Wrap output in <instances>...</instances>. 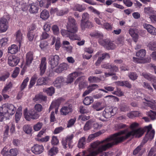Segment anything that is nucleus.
I'll return each instance as SVG.
<instances>
[{
  "mask_svg": "<svg viewBox=\"0 0 156 156\" xmlns=\"http://www.w3.org/2000/svg\"><path fill=\"white\" fill-rule=\"evenodd\" d=\"M138 126L139 124L137 123L133 122L130 126L132 129L131 131H128V129H125L114 134L109 138L108 137V148L129 137H135L139 138L142 136L144 132V129L141 128L134 129Z\"/></svg>",
  "mask_w": 156,
  "mask_h": 156,
  "instance_id": "nucleus-1",
  "label": "nucleus"
},
{
  "mask_svg": "<svg viewBox=\"0 0 156 156\" xmlns=\"http://www.w3.org/2000/svg\"><path fill=\"white\" fill-rule=\"evenodd\" d=\"M68 19V22L66 26L67 30H62L61 34L63 36L69 37L71 40H80V38L75 34L78 30L75 20L71 16H69Z\"/></svg>",
  "mask_w": 156,
  "mask_h": 156,
  "instance_id": "nucleus-2",
  "label": "nucleus"
},
{
  "mask_svg": "<svg viewBox=\"0 0 156 156\" xmlns=\"http://www.w3.org/2000/svg\"><path fill=\"white\" fill-rule=\"evenodd\" d=\"M90 145L91 148L88 150L86 156H95L106 151L107 149V138L101 141H96L91 143Z\"/></svg>",
  "mask_w": 156,
  "mask_h": 156,
  "instance_id": "nucleus-3",
  "label": "nucleus"
},
{
  "mask_svg": "<svg viewBox=\"0 0 156 156\" xmlns=\"http://www.w3.org/2000/svg\"><path fill=\"white\" fill-rule=\"evenodd\" d=\"M2 111L0 112V121H2L4 119H7L9 118V114L13 115L15 112L16 108L12 104H5L1 108Z\"/></svg>",
  "mask_w": 156,
  "mask_h": 156,
  "instance_id": "nucleus-4",
  "label": "nucleus"
},
{
  "mask_svg": "<svg viewBox=\"0 0 156 156\" xmlns=\"http://www.w3.org/2000/svg\"><path fill=\"white\" fill-rule=\"evenodd\" d=\"M145 129L147 131V133L144 138L143 139L141 144L136 148L133 151V154L134 155L136 154L141 150L143 145L146 143L148 140H151L154 137L155 131L152 128V125H150L145 128Z\"/></svg>",
  "mask_w": 156,
  "mask_h": 156,
  "instance_id": "nucleus-5",
  "label": "nucleus"
},
{
  "mask_svg": "<svg viewBox=\"0 0 156 156\" xmlns=\"http://www.w3.org/2000/svg\"><path fill=\"white\" fill-rule=\"evenodd\" d=\"M137 96L141 97L142 98H144L145 101H147V105L150 107L153 110H156V101L154 100H150V98H147L144 96V94L140 92H139L137 93ZM148 115L150 117L152 120H154L156 118V112L154 111H151L148 112Z\"/></svg>",
  "mask_w": 156,
  "mask_h": 156,
  "instance_id": "nucleus-6",
  "label": "nucleus"
},
{
  "mask_svg": "<svg viewBox=\"0 0 156 156\" xmlns=\"http://www.w3.org/2000/svg\"><path fill=\"white\" fill-rule=\"evenodd\" d=\"M23 114L25 118L27 120H28V119L29 118L33 119H36L39 117L37 112L34 109H31L28 112H27V109H25Z\"/></svg>",
  "mask_w": 156,
  "mask_h": 156,
  "instance_id": "nucleus-7",
  "label": "nucleus"
},
{
  "mask_svg": "<svg viewBox=\"0 0 156 156\" xmlns=\"http://www.w3.org/2000/svg\"><path fill=\"white\" fill-rule=\"evenodd\" d=\"M146 55L145 50L142 49L136 53V56L137 58L133 57V61L137 63H142L144 62V58Z\"/></svg>",
  "mask_w": 156,
  "mask_h": 156,
  "instance_id": "nucleus-8",
  "label": "nucleus"
},
{
  "mask_svg": "<svg viewBox=\"0 0 156 156\" xmlns=\"http://www.w3.org/2000/svg\"><path fill=\"white\" fill-rule=\"evenodd\" d=\"M73 137V135L71 134L70 135L67 136L66 137L62 139V143L63 147L64 148L67 147V145L69 146V148L71 147V144L72 142V140Z\"/></svg>",
  "mask_w": 156,
  "mask_h": 156,
  "instance_id": "nucleus-9",
  "label": "nucleus"
},
{
  "mask_svg": "<svg viewBox=\"0 0 156 156\" xmlns=\"http://www.w3.org/2000/svg\"><path fill=\"white\" fill-rule=\"evenodd\" d=\"M19 58L14 55L9 56L8 58V63L11 66H14L17 65L19 62Z\"/></svg>",
  "mask_w": 156,
  "mask_h": 156,
  "instance_id": "nucleus-10",
  "label": "nucleus"
},
{
  "mask_svg": "<svg viewBox=\"0 0 156 156\" xmlns=\"http://www.w3.org/2000/svg\"><path fill=\"white\" fill-rule=\"evenodd\" d=\"M18 153L16 149H12L9 151L6 148H4L2 151V154L3 156H16Z\"/></svg>",
  "mask_w": 156,
  "mask_h": 156,
  "instance_id": "nucleus-11",
  "label": "nucleus"
},
{
  "mask_svg": "<svg viewBox=\"0 0 156 156\" xmlns=\"http://www.w3.org/2000/svg\"><path fill=\"white\" fill-rule=\"evenodd\" d=\"M31 150L35 154H39L43 151L44 147L42 145L35 144L31 147Z\"/></svg>",
  "mask_w": 156,
  "mask_h": 156,
  "instance_id": "nucleus-12",
  "label": "nucleus"
},
{
  "mask_svg": "<svg viewBox=\"0 0 156 156\" xmlns=\"http://www.w3.org/2000/svg\"><path fill=\"white\" fill-rule=\"evenodd\" d=\"M59 57L58 56L55 55L51 56L49 58L50 64L52 69H53L58 64Z\"/></svg>",
  "mask_w": 156,
  "mask_h": 156,
  "instance_id": "nucleus-13",
  "label": "nucleus"
},
{
  "mask_svg": "<svg viewBox=\"0 0 156 156\" xmlns=\"http://www.w3.org/2000/svg\"><path fill=\"white\" fill-rule=\"evenodd\" d=\"M8 22L7 20L3 17L0 19V32H4L8 29Z\"/></svg>",
  "mask_w": 156,
  "mask_h": 156,
  "instance_id": "nucleus-14",
  "label": "nucleus"
},
{
  "mask_svg": "<svg viewBox=\"0 0 156 156\" xmlns=\"http://www.w3.org/2000/svg\"><path fill=\"white\" fill-rule=\"evenodd\" d=\"M73 110L72 105L68 104L62 107L60 110L61 115H66L72 112Z\"/></svg>",
  "mask_w": 156,
  "mask_h": 156,
  "instance_id": "nucleus-15",
  "label": "nucleus"
},
{
  "mask_svg": "<svg viewBox=\"0 0 156 156\" xmlns=\"http://www.w3.org/2000/svg\"><path fill=\"white\" fill-rule=\"evenodd\" d=\"M46 58L45 57L42 58L39 66L41 75H42L45 72L46 68Z\"/></svg>",
  "mask_w": 156,
  "mask_h": 156,
  "instance_id": "nucleus-16",
  "label": "nucleus"
},
{
  "mask_svg": "<svg viewBox=\"0 0 156 156\" xmlns=\"http://www.w3.org/2000/svg\"><path fill=\"white\" fill-rule=\"evenodd\" d=\"M143 26L144 28L147 30L149 33L153 35H156V29L152 25L147 23H144Z\"/></svg>",
  "mask_w": 156,
  "mask_h": 156,
  "instance_id": "nucleus-17",
  "label": "nucleus"
},
{
  "mask_svg": "<svg viewBox=\"0 0 156 156\" xmlns=\"http://www.w3.org/2000/svg\"><path fill=\"white\" fill-rule=\"evenodd\" d=\"M129 32L131 36L133 37L135 42L137 41L138 38V31L137 29H130Z\"/></svg>",
  "mask_w": 156,
  "mask_h": 156,
  "instance_id": "nucleus-18",
  "label": "nucleus"
},
{
  "mask_svg": "<svg viewBox=\"0 0 156 156\" xmlns=\"http://www.w3.org/2000/svg\"><path fill=\"white\" fill-rule=\"evenodd\" d=\"M144 12L145 14L149 15V18L150 19L151 16L156 14V11L154 10L152 8L150 7H145L144 9Z\"/></svg>",
  "mask_w": 156,
  "mask_h": 156,
  "instance_id": "nucleus-19",
  "label": "nucleus"
},
{
  "mask_svg": "<svg viewBox=\"0 0 156 156\" xmlns=\"http://www.w3.org/2000/svg\"><path fill=\"white\" fill-rule=\"evenodd\" d=\"M29 12L32 13H36L38 12V5L35 3L32 4L29 6Z\"/></svg>",
  "mask_w": 156,
  "mask_h": 156,
  "instance_id": "nucleus-20",
  "label": "nucleus"
},
{
  "mask_svg": "<svg viewBox=\"0 0 156 156\" xmlns=\"http://www.w3.org/2000/svg\"><path fill=\"white\" fill-rule=\"evenodd\" d=\"M93 26L92 23L89 21L81 22V27L82 30H84L86 28H90Z\"/></svg>",
  "mask_w": 156,
  "mask_h": 156,
  "instance_id": "nucleus-21",
  "label": "nucleus"
},
{
  "mask_svg": "<svg viewBox=\"0 0 156 156\" xmlns=\"http://www.w3.org/2000/svg\"><path fill=\"white\" fill-rule=\"evenodd\" d=\"M68 67V65L66 63L60 64L58 68L55 69V72L58 73H60L64 70L67 69Z\"/></svg>",
  "mask_w": 156,
  "mask_h": 156,
  "instance_id": "nucleus-22",
  "label": "nucleus"
},
{
  "mask_svg": "<svg viewBox=\"0 0 156 156\" xmlns=\"http://www.w3.org/2000/svg\"><path fill=\"white\" fill-rule=\"evenodd\" d=\"M26 65L28 66L32 62L33 59V54L32 52H29L26 54Z\"/></svg>",
  "mask_w": 156,
  "mask_h": 156,
  "instance_id": "nucleus-23",
  "label": "nucleus"
},
{
  "mask_svg": "<svg viewBox=\"0 0 156 156\" xmlns=\"http://www.w3.org/2000/svg\"><path fill=\"white\" fill-rule=\"evenodd\" d=\"M95 122V120L91 119L85 123L84 127L83 129L84 131H87L90 129L92 127V124Z\"/></svg>",
  "mask_w": 156,
  "mask_h": 156,
  "instance_id": "nucleus-24",
  "label": "nucleus"
},
{
  "mask_svg": "<svg viewBox=\"0 0 156 156\" xmlns=\"http://www.w3.org/2000/svg\"><path fill=\"white\" fill-rule=\"evenodd\" d=\"M83 79V77H80L76 79L75 83V84H77L78 83V82L80 81L79 82V87L80 89H82L83 88L85 87L86 86V83L84 81H83L82 80Z\"/></svg>",
  "mask_w": 156,
  "mask_h": 156,
  "instance_id": "nucleus-25",
  "label": "nucleus"
},
{
  "mask_svg": "<svg viewBox=\"0 0 156 156\" xmlns=\"http://www.w3.org/2000/svg\"><path fill=\"white\" fill-rule=\"evenodd\" d=\"M46 98V96L43 95L42 94L40 93L36 95L33 100L34 101L40 102L42 101H45Z\"/></svg>",
  "mask_w": 156,
  "mask_h": 156,
  "instance_id": "nucleus-26",
  "label": "nucleus"
},
{
  "mask_svg": "<svg viewBox=\"0 0 156 156\" xmlns=\"http://www.w3.org/2000/svg\"><path fill=\"white\" fill-rule=\"evenodd\" d=\"M141 75L144 76L145 78L149 81H152L155 82V81H154L155 79V77L150 73L146 72H143L141 74Z\"/></svg>",
  "mask_w": 156,
  "mask_h": 156,
  "instance_id": "nucleus-27",
  "label": "nucleus"
},
{
  "mask_svg": "<svg viewBox=\"0 0 156 156\" xmlns=\"http://www.w3.org/2000/svg\"><path fill=\"white\" fill-rule=\"evenodd\" d=\"M90 35L92 37L99 38V39L103 37L102 34L100 32L98 31H95L91 32L90 34Z\"/></svg>",
  "mask_w": 156,
  "mask_h": 156,
  "instance_id": "nucleus-28",
  "label": "nucleus"
},
{
  "mask_svg": "<svg viewBox=\"0 0 156 156\" xmlns=\"http://www.w3.org/2000/svg\"><path fill=\"white\" fill-rule=\"evenodd\" d=\"M43 91L46 93L47 94L50 96H51L55 93L54 88L51 87L49 88H45L43 89Z\"/></svg>",
  "mask_w": 156,
  "mask_h": 156,
  "instance_id": "nucleus-29",
  "label": "nucleus"
},
{
  "mask_svg": "<svg viewBox=\"0 0 156 156\" xmlns=\"http://www.w3.org/2000/svg\"><path fill=\"white\" fill-rule=\"evenodd\" d=\"M86 144V138L85 137L83 136L79 139L78 146L79 148H83L84 147Z\"/></svg>",
  "mask_w": 156,
  "mask_h": 156,
  "instance_id": "nucleus-30",
  "label": "nucleus"
},
{
  "mask_svg": "<svg viewBox=\"0 0 156 156\" xmlns=\"http://www.w3.org/2000/svg\"><path fill=\"white\" fill-rule=\"evenodd\" d=\"M18 49L17 46L15 44H13L8 48V52L11 54H14L17 51Z\"/></svg>",
  "mask_w": 156,
  "mask_h": 156,
  "instance_id": "nucleus-31",
  "label": "nucleus"
},
{
  "mask_svg": "<svg viewBox=\"0 0 156 156\" xmlns=\"http://www.w3.org/2000/svg\"><path fill=\"white\" fill-rule=\"evenodd\" d=\"M108 69H109V71L111 73H108V76H111L114 74V72L117 71L118 70V68L115 66H112L111 65L108 66Z\"/></svg>",
  "mask_w": 156,
  "mask_h": 156,
  "instance_id": "nucleus-32",
  "label": "nucleus"
},
{
  "mask_svg": "<svg viewBox=\"0 0 156 156\" xmlns=\"http://www.w3.org/2000/svg\"><path fill=\"white\" fill-rule=\"evenodd\" d=\"M16 40L19 42V44H20L23 39V35L20 31L19 30L17 31L16 33Z\"/></svg>",
  "mask_w": 156,
  "mask_h": 156,
  "instance_id": "nucleus-33",
  "label": "nucleus"
},
{
  "mask_svg": "<svg viewBox=\"0 0 156 156\" xmlns=\"http://www.w3.org/2000/svg\"><path fill=\"white\" fill-rule=\"evenodd\" d=\"M143 87L145 89H147L150 92V93H152L153 91V89L151 87L150 83L147 82H144L143 83Z\"/></svg>",
  "mask_w": 156,
  "mask_h": 156,
  "instance_id": "nucleus-34",
  "label": "nucleus"
},
{
  "mask_svg": "<svg viewBox=\"0 0 156 156\" xmlns=\"http://www.w3.org/2000/svg\"><path fill=\"white\" fill-rule=\"evenodd\" d=\"M37 77L36 75H34L31 78L30 84L28 86L29 88H31L35 84Z\"/></svg>",
  "mask_w": 156,
  "mask_h": 156,
  "instance_id": "nucleus-35",
  "label": "nucleus"
},
{
  "mask_svg": "<svg viewBox=\"0 0 156 156\" xmlns=\"http://www.w3.org/2000/svg\"><path fill=\"white\" fill-rule=\"evenodd\" d=\"M47 80V78H46L43 77H40L37 80V85H45L47 84L46 83Z\"/></svg>",
  "mask_w": 156,
  "mask_h": 156,
  "instance_id": "nucleus-36",
  "label": "nucleus"
},
{
  "mask_svg": "<svg viewBox=\"0 0 156 156\" xmlns=\"http://www.w3.org/2000/svg\"><path fill=\"white\" fill-rule=\"evenodd\" d=\"M49 16V12L46 10H44L41 12L40 15V17L42 19L44 20H46L48 18Z\"/></svg>",
  "mask_w": 156,
  "mask_h": 156,
  "instance_id": "nucleus-37",
  "label": "nucleus"
},
{
  "mask_svg": "<svg viewBox=\"0 0 156 156\" xmlns=\"http://www.w3.org/2000/svg\"><path fill=\"white\" fill-rule=\"evenodd\" d=\"M107 55V54L105 53H103L102 55L101 56L98 57L97 61L95 63V65L96 66H99L101 63L102 61L105 59Z\"/></svg>",
  "mask_w": 156,
  "mask_h": 156,
  "instance_id": "nucleus-38",
  "label": "nucleus"
},
{
  "mask_svg": "<svg viewBox=\"0 0 156 156\" xmlns=\"http://www.w3.org/2000/svg\"><path fill=\"white\" fill-rule=\"evenodd\" d=\"M95 21L96 23L98 25H103V27L107 29V23L105 22L106 21L105 20H104V22L103 21L101 22L100 20L98 18H95Z\"/></svg>",
  "mask_w": 156,
  "mask_h": 156,
  "instance_id": "nucleus-39",
  "label": "nucleus"
},
{
  "mask_svg": "<svg viewBox=\"0 0 156 156\" xmlns=\"http://www.w3.org/2000/svg\"><path fill=\"white\" fill-rule=\"evenodd\" d=\"M73 9L75 11H77L81 12L85 9L84 7H83L82 5L78 4H76L74 5L73 7Z\"/></svg>",
  "mask_w": 156,
  "mask_h": 156,
  "instance_id": "nucleus-40",
  "label": "nucleus"
},
{
  "mask_svg": "<svg viewBox=\"0 0 156 156\" xmlns=\"http://www.w3.org/2000/svg\"><path fill=\"white\" fill-rule=\"evenodd\" d=\"M93 102L91 97H87L83 100V103L86 105H89Z\"/></svg>",
  "mask_w": 156,
  "mask_h": 156,
  "instance_id": "nucleus-41",
  "label": "nucleus"
},
{
  "mask_svg": "<svg viewBox=\"0 0 156 156\" xmlns=\"http://www.w3.org/2000/svg\"><path fill=\"white\" fill-rule=\"evenodd\" d=\"M93 107L98 111L102 110L104 108V107L101 106V103L99 102L94 104L93 106Z\"/></svg>",
  "mask_w": 156,
  "mask_h": 156,
  "instance_id": "nucleus-42",
  "label": "nucleus"
},
{
  "mask_svg": "<svg viewBox=\"0 0 156 156\" xmlns=\"http://www.w3.org/2000/svg\"><path fill=\"white\" fill-rule=\"evenodd\" d=\"M23 129L24 131L28 134L30 133L32 130V127L30 126L27 125H25L23 126Z\"/></svg>",
  "mask_w": 156,
  "mask_h": 156,
  "instance_id": "nucleus-43",
  "label": "nucleus"
},
{
  "mask_svg": "<svg viewBox=\"0 0 156 156\" xmlns=\"http://www.w3.org/2000/svg\"><path fill=\"white\" fill-rule=\"evenodd\" d=\"M29 78L28 77H27L23 81L20 87V90H23L27 86V84L29 81Z\"/></svg>",
  "mask_w": 156,
  "mask_h": 156,
  "instance_id": "nucleus-44",
  "label": "nucleus"
},
{
  "mask_svg": "<svg viewBox=\"0 0 156 156\" xmlns=\"http://www.w3.org/2000/svg\"><path fill=\"white\" fill-rule=\"evenodd\" d=\"M58 151V148L56 147H53L48 151V154L50 156L56 154Z\"/></svg>",
  "mask_w": 156,
  "mask_h": 156,
  "instance_id": "nucleus-45",
  "label": "nucleus"
},
{
  "mask_svg": "<svg viewBox=\"0 0 156 156\" xmlns=\"http://www.w3.org/2000/svg\"><path fill=\"white\" fill-rule=\"evenodd\" d=\"M63 81L64 79L62 77H58L55 80L54 84L55 85L57 84V85H55L56 86H60Z\"/></svg>",
  "mask_w": 156,
  "mask_h": 156,
  "instance_id": "nucleus-46",
  "label": "nucleus"
},
{
  "mask_svg": "<svg viewBox=\"0 0 156 156\" xmlns=\"http://www.w3.org/2000/svg\"><path fill=\"white\" fill-rule=\"evenodd\" d=\"M139 113L138 112L134 111L130 112L127 114V116L130 118H133L134 117L138 116Z\"/></svg>",
  "mask_w": 156,
  "mask_h": 156,
  "instance_id": "nucleus-47",
  "label": "nucleus"
},
{
  "mask_svg": "<svg viewBox=\"0 0 156 156\" xmlns=\"http://www.w3.org/2000/svg\"><path fill=\"white\" fill-rule=\"evenodd\" d=\"M148 46L149 49L151 50H156V41H153L150 42L148 44Z\"/></svg>",
  "mask_w": 156,
  "mask_h": 156,
  "instance_id": "nucleus-48",
  "label": "nucleus"
},
{
  "mask_svg": "<svg viewBox=\"0 0 156 156\" xmlns=\"http://www.w3.org/2000/svg\"><path fill=\"white\" fill-rule=\"evenodd\" d=\"M128 76L131 80H134L136 79L138 77L137 74L134 72H131L128 74Z\"/></svg>",
  "mask_w": 156,
  "mask_h": 156,
  "instance_id": "nucleus-49",
  "label": "nucleus"
},
{
  "mask_svg": "<svg viewBox=\"0 0 156 156\" xmlns=\"http://www.w3.org/2000/svg\"><path fill=\"white\" fill-rule=\"evenodd\" d=\"M53 32L55 35H57L59 33V29L57 25H54L52 27Z\"/></svg>",
  "mask_w": 156,
  "mask_h": 156,
  "instance_id": "nucleus-50",
  "label": "nucleus"
},
{
  "mask_svg": "<svg viewBox=\"0 0 156 156\" xmlns=\"http://www.w3.org/2000/svg\"><path fill=\"white\" fill-rule=\"evenodd\" d=\"M43 125L41 122H38L34 126V129L36 131H38L40 129Z\"/></svg>",
  "mask_w": 156,
  "mask_h": 156,
  "instance_id": "nucleus-51",
  "label": "nucleus"
},
{
  "mask_svg": "<svg viewBox=\"0 0 156 156\" xmlns=\"http://www.w3.org/2000/svg\"><path fill=\"white\" fill-rule=\"evenodd\" d=\"M90 117L89 116H86L84 115H79L78 117V119L83 121H85L90 119Z\"/></svg>",
  "mask_w": 156,
  "mask_h": 156,
  "instance_id": "nucleus-52",
  "label": "nucleus"
},
{
  "mask_svg": "<svg viewBox=\"0 0 156 156\" xmlns=\"http://www.w3.org/2000/svg\"><path fill=\"white\" fill-rule=\"evenodd\" d=\"M99 42L101 45L104 46L106 48H107L106 39L104 40L103 38L99 39Z\"/></svg>",
  "mask_w": 156,
  "mask_h": 156,
  "instance_id": "nucleus-53",
  "label": "nucleus"
},
{
  "mask_svg": "<svg viewBox=\"0 0 156 156\" xmlns=\"http://www.w3.org/2000/svg\"><path fill=\"white\" fill-rule=\"evenodd\" d=\"M80 112L82 114L87 113L89 111L85 107L80 106Z\"/></svg>",
  "mask_w": 156,
  "mask_h": 156,
  "instance_id": "nucleus-54",
  "label": "nucleus"
},
{
  "mask_svg": "<svg viewBox=\"0 0 156 156\" xmlns=\"http://www.w3.org/2000/svg\"><path fill=\"white\" fill-rule=\"evenodd\" d=\"M88 79L91 83L97 82L100 80L99 79L98 77L93 76L89 77Z\"/></svg>",
  "mask_w": 156,
  "mask_h": 156,
  "instance_id": "nucleus-55",
  "label": "nucleus"
},
{
  "mask_svg": "<svg viewBox=\"0 0 156 156\" xmlns=\"http://www.w3.org/2000/svg\"><path fill=\"white\" fill-rule=\"evenodd\" d=\"M34 34L32 31H29L27 34V37L29 40L30 41H32L34 37Z\"/></svg>",
  "mask_w": 156,
  "mask_h": 156,
  "instance_id": "nucleus-56",
  "label": "nucleus"
},
{
  "mask_svg": "<svg viewBox=\"0 0 156 156\" xmlns=\"http://www.w3.org/2000/svg\"><path fill=\"white\" fill-rule=\"evenodd\" d=\"M12 86V84L11 82H10L8 84H7L4 87L2 90L3 92H6L9 89H10Z\"/></svg>",
  "mask_w": 156,
  "mask_h": 156,
  "instance_id": "nucleus-57",
  "label": "nucleus"
},
{
  "mask_svg": "<svg viewBox=\"0 0 156 156\" xmlns=\"http://www.w3.org/2000/svg\"><path fill=\"white\" fill-rule=\"evenodd\" d=\"M116 47L115 44L113 43V41H110L108 43V50H112Z\"/></svg>",
  "mask_w": 156,
  "mask_h": 156,
  "instance_id": "nucleus-58",
  "label": "nucleus"
},
{
  "mask_svg": "<svg viewBox=\"0 0 156 156\" xmlns=\"http://www.w3.org/2000/svg\"><path fill=\"white\" fill-rule=\"evenodd\" d=\"M76 120L75 118L70 119L68 121L67 125V127H70L72 126L74 124Z\"/></svg>",
  "mask_w": 156,
  "mask_h": 156,
  "instance_id": "nucleus-59",
  "label": "nucleus"
},
{
  "mask_svg": "<svg viewBox=\"0 0 156 156\" xmlns=\"http://www.w3.org/2000/svg\"><path fill=\"white\" fill-rule=\"evenodd\" d=\"M68 12V10H60L57 12V15L58 16H61L67 13Z\"/></svg>",
  "mask_w": 156,
  "mask_h": 156,
  "instance_id": "nucleus-60",
  "label": "nucleus"
},
{
  "mask_svg": "<svg viewBox=\"0 0 156 156\" xmlns=\"http://www.w3.org/2000/svg\"><path fill=\"white\" fill-rule=\"evenodd\" d=\"M19 68L18 67H16L12 75V77L13 78H16V77L19 73Z\"/></svg>",
  "mask_w": 156,
  "mask_h": 156,
  "instance_id": "nucleus-61",
  "label": "nucleus"
},
{
  "mask_svg": "<svg viewBox=\"0 0 156 156\" xmlns=\"http://www.w3.org/2000/svg\"><path fill=\"white\" fill-rule=\"evenodd\" d=\"M58 140L56 136H53L52 137L51 141V143L52 144L56 145L58 143Z\"/></svg>",
  "mask_w": 156,
  "mask_h": 156,
  "instance_id": "nucleus-62",
  "label": "nucleus"
},
{
  "mask_svg": "<svg viewBox=\"0 0 156 156\" xmlns=\"http://www.w3.org/2000/svg\"><path fill=\"white\" fill-rule=\"evenodd\" d=\"M9 76V73L7 72L4 74L0 77V81H4Z\"/></svg>",
  "mask_w": 156,
  "mask_h": 156,
  "instance_id": "nucleus-63",
  "label": "nucleus"
},
{
  "mask_svg": "<svg viewBox=\"0 0 156 156\" xmlns=\"http://www.w3.org/2000/svg\"><path fill=\"white\" fill-rule=\"evenodd\" d=\"M60 38L57 37L55 44V48L56 50H58L60 47Z\"/></svg>",
  "mask_w": 156,
  "mask_h": 156,
  "instance_id": "nucleus-64",
  "label": "nucleus"
}]
</instances>
